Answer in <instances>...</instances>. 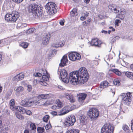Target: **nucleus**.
Returning <instances> with one entry per match:
<instances>
[{
	"label": "nucleus",
	"instance_id": "f257e3e1",
	"mask_svg": "<svg viewBox=\"0 0 133 133\" xmlns=\"http://www.w3.org/2000/svg\"><path fill=\"white\" fill-rule=\"evenodd\" d=\"M89 78L87 70L84 67H81L78 71H74L70 73V79L74 85L77 84V83L83 84L87 82Z\"/></svg>",
	"mask_w": 133,
	"mask_h": 133
},
{
	"label": "nucleus",
	"instance_id": "f03ea898",
	"mask_svg": "<svg viewBox=\"0 0 133 133\" xmlns=\"http://www.w3.org/2000/svg\"><path fill=\"white\" fill-rule=\"evenodd\" d=\"M19 17L18 12L13 11L11 13L6 14L5 17V20L9 22L14 23L18 20Z\"/></svg>",
	"mask_w": 133,
	"mask_h": 133
},
{
	"label": "nucleus",
	"instance_id": "7ed1b4c3",
	"mask_svg": "<svg viewBox=\"0 0 133 133\" xmlns=\"http://www.w3.org/2000/svg\"><path fill=\"white\" fill-rule=\"evenodd\" d=\"M29 8L31 10V11L35 14V16H39L42 14V9L38 5L37 3H33L31 4L29 6Z\"/></svg>",
	"mask_w": 133,
	"mask_h": 133
},
{
	"label": "nucleus",
	"instance_id": "20e7f679",
	"mask_svg": "<svg viewBox=\"0 0 133 133\" xmlns=\"http://www.w3.org/2000/svg\"><path fill=\"white\" fill-rule=\"evenodd\" d=\"M58 74H60L62 80L64 83H67L70 81L71 83H72L71 79H70V74L69 77L67 76L68 74L67 71L65 69L60 70L58 69Z\"/></svg>",
	"mask_w": 133,
	"mask_h": 133
},
{
	"label": "nucleus",
	"instance_id": "39448f33",
	"mask_svg": "<svg viewBox=\"0 0 133 133\" xmlns=\"http://www.w3.org/2000/svg\"><path fill=\"white\" fill-rule=\"evenodd\" d=\"M48 96V94L39 95L38 97L36 98V99L34 100V101H36V103L34 104H40V105H46L47 99Z\"/></svg>",
	"mask_w": 133,
	"mask_h": 133
},
{
	"label": "nucleus",
	"instance_id": "423d86ee",
	"mask_svg": "<svg viewBox=\"0 0 133 133\" xmlns=\"http://www.w3.org/2000/svg\"><path fill=\"white\" fill-rule=\"evenodd\" d=\"M76 121V119L75 116L73 115H71L66 118L63 124L64 127L71 126L74 125Z\"/></svg>",
	"mask_w": 133,
	"mask_h": 133
},
{
	"label": "nucleus",
	"instance_id": "0eeeda50",
	"mask_svg": "<svg viewBox=\"0 0 133 133\" xmlns=\"http://www.w3.org/2000/svg\"><path fill=\"white\" fill-rule=\"evenodd\" d=\"M56 4L54 3L50 2L48 3L45 6V9L48 11L47 12L50 15L55 13L57 11L56 9Z\"/></svg>",
	"mask_w": 133,
	"mask_h": 133
},
{
	"label": "nucleus",
	"instance_id": "6e6552de",
	"mask_svg": "<svg viewBox=\"0 0 133 133\" xmlns=\"http://www.w3.org/2000/svg\"><path fill=\"white\" fill-rule=\"evenodd\" d=\"M114 130L113 126L108 123L105 124L102 128L101 132V133H113Z\"/></svg>",
	"mask_w": 133,
	"mask_h": 133
},
{
	"label": "nucleus",
	"instance_id": "1a4fd4ad",
	"mask_svg": "<svg viewBox=\"0 0 133 133\" xmlns=\"http://www.w3.org/2000/svg\"><path fill=\"white\" fill-rule=\"evenodd\" d=\"M121 96L122 99V102L126 105L129 104L131 101L132 95L130 92L127 94H123Z\"/></svg>",
	"mask_w": 133,
	"mask_h": 133
},
{
	"label": "nucleus",
	"instance_id": "9d476101",
	"mask_svg": "<svg viewBox=\"0 0 133 133\" xmlns=\"http://www.w3.org/2000/svg\"><path fill=\"white\" fill-rule=\"evenodd\" d=\"M87 114L91 119H94L98 117L99 113L97 109L92 108L90 109L87 112Z\"/></svg>",
	"mask_w": 133,
	"mask_h": 133
},
{
	"label": "nucleus",
	"instance_id": "9b49d317",
	"mask_svg": "<svg viewBox=\"0 0 133 133\" xmlns=\"http://www.w3.org/2000/svg\"><path fill=\"white\" fill-rule=\"evenodd\" d=\"M9 104L10 108L12 110H16L18 111V110H21L22 111V113L24 112L25 111V110L22 108L21 107L14 106V99H12L10 100Z\"/></svg>",
	"mask_w": 133,
	"mask_h": 133
},
{
	"label": "nucleus",
	"instance_id": "f8f14e48",
	"mask_svg": "<svg viewBox=\"0 0 133 133\" xmlns=\"http://www.w3.org/2000/svg\"><path fill=\"white\" fill-rule=\"evenodd\" d=\"M36 101H31L27 98L25 99L22 100L20 103L21 105L25 107H30L36 103Z\"/></svg>",
	"mask_w": 133,
	"mask_h": 133
},
{
	"label": "nucleus",
	"instance_id": "ddd939ff",
	"mask_svg": "<svg viewBox=\"0 0 133 133\" xmlns=\"http://www.w3.org/2000/svg\"><path fill=\"white\" fill-rule=\"evenodd\" d=\"M68 56L69 59L72 61H75L76 60H79L81 58L80 55L76 52L70 53Z\"/></svg>",
	"mask_w": 133,
	"mask_h": 133
},
{
	"label": "nucleus",
	"instance_id": "4468645a",
	"mask_svg": "<svg viewBox=\"0 0 133 133\" xmlns=\"http://www.w3.org/2000/svg\"><path fill=\"white\" fill-rule=\"evenodd\" d=\"M71 110L70 109V107L68 105L64 107L62 110H61L60 112L61 113L58 114L59 115H62L65 114L70 111Z\"/></svg>",
	"mask_w": 133,
	"mask_h": 133
},
{
	"label": "nucleus",
	"instance_id": "2eb2a0df",
	"mask_svg": "<svg viewBox=\"0 0 133 133\" xmlns=\"http://www.w3.org/2000/svg\"><path fill=\"white\" fill-rule=\"evenodd\" d=\"M126 13L125 10L123 9H121L119 10V12L117 14L116 17L119 18L121 20H123L124 18Z\"/></svg>",
	"mask_w": 133,
	"mask_h": 133
},
{
	"label": "nucleus",
	"instance_id": "dca6fc26",
	"mask_svg": "<svg viewBox=\"0 0 133 133\" xmlns=\"http://www.w3.org/2000/svg\"><path fill=\"white\" fill-rule=\"evenodd\" d=\"M50 37V34H46L45 35L42 39V43L43 45H46L48 44Z\"/></svg>",
	"mask_w": 133,
	"mask_h": 133
},
{
	"label": "nucleus",
	"instance_id": "f3484780",
	"mask_svg": "<svg viewBox=\"0 0 133 133\" xmlns=\"http://www.w3.org/2000/svg\"><path fill=\"white\" fill-rule=\"evenodd\" d=\"M43 71V75L42 76V79H41L42 81H48L49 79V78L50 77L48 75V74L47 72V71L44 69V70L42 69Z\"/></svg>",
	"mask_w": 133,
	"mask_h": 133
},
{
	"label": "nucleus",
	"instance_id": "a211bd4d",
	"mask_svg": "<svg viewBox=\"0 0 133 133\" xmlns=\"http://www.w3.org/2000/svg\"><path fill=\"white\" fill-rule=\"evenodd\" d=\"M68 61L67 57L66 55H64L61 60V63L59 64V66L61 67H63L66 66V63Z\"/></svg>",
	"mask_w": 133,
	"mask_h": 133
},
{
	"label": "nucleus",
	"instance_id": "6ab92c4d",
	"mask_svg": "<svg viewBox=\"0 0 133 133\" xmlns=\"http://www.w3.org/2000/svg\"><path fill=\"white\" fill-rule=\"evenodd\" d=\"M87 118L84 115H82L79 116V122L82 125H84L87 123Z\"/></svg>",
	"mask_w": 133,
	"mask_h": 133
},
{
	"label": "nucleus",
	"instance_id": "aec40b11",
	"mask_svg": "<svg viewBox=\"0 0 133 133\" xmlns=\"http://www.w3.org/2000/svg\"><path fill=\"white\" fill-rule=\"evenodd\" d=\"M101 43L97 38H94L92 39L91 44L92 46H94L99 47L101 46Z\"/></svg>",
	"mask_w": 133,
	"mask_h": 133
},
{
	"label": "nucleus",
	"instance_id": "412c9836",
	"mask_svg": "<svg viewBox=\"0 0 133 133\" xmlns=\"http://www.w3.org/2000/svg\"><path fill=\"white\" fill-rule=\"evenodd\" d=\"M66 98L69 100L70 101L71 103H73L75 101L74 97L71 94H69L68 93H66L65 94Z\"/></svg>",
	"mask_w": 133,
	"mask_h": 133
},
{
	"label": "nucleus",
	"instance_id": "4be33fe9",
	"mask_svg": "<svg viewBox=\"0 0 133 133\" xmlns=\"http://www.w3.org/2000/svg\"><path fill=\"white\" fill-rule=\"evenodd\" d=\"M24 77V75L22 73H21L16 75L15 77V78L17 80L19 81L22 79Z\"/></svg>",
	"mask_w": 133,
	"mask_h": 133
},
{
	"label": "nucleus",
	"instance_id": "5701e85b",
	"mask_svg": "<svg viewBox=\"0 0 133 133\" xmlns=\"http://www.w3.org/2000/svg\"><path fill=\"white\" fill-rule=\"evenodd\" d=\"M77 15V10L76 8L74 9L70 12V15L71 17H74Z\"/></svg>",
	"mask_w": 133,
	"mask_h": 133
},
{
	"label": "nucleus",
	"instance_id": "b1692460",
	"mask_svg": "<svg viewBox=\"0 0 133 133\" xmlns=\"http://www.w3.org/2000/svg\"><path fill=\"white\" fill-rule=\"evenodd\" d=\"M125 75L128 78L133 80V73L128 71L125 73Z\"/></svg>",
	"mask_w": 133,
	"mask_h": 133
},
{
	"label": "nucleus",
	"instance_id": "393cba45",
	"mask_svg": "<svg viewBox=\"0 0 133 133\" xmlns=\"http://www.w3.org/2000/svg\"><path fill=\"white\" fill-rule=\"evenodd\" d=\"M122 129L124 130L125 133H129L130 131L129 127L126 125H124L123 126Z\"/></svg>",
	"mask_w": 133,
	"mask_h": 133
},
{
	"label": "nucleus",
	"instance_id": "a878e982",
	"mask_svg": "<svg viewBox=\"0 0 133 133\" xmlns=\"http://www.w3.org/2000/svg\"><path fill=\"white\" fill-rule=\"evenodd\" d=\"M79 131L78 129H72L68 130L66 133H79Z\"/></svg>",
	"mask_w": 133,
	"mask_h": 133
},
{
	"label": "nucleus",
	"instance_id": "bb28decb",
	"mask_svg": "<svg viewBox=\"0 0 133 133\" xmlns=\"http://www.w3.org/2000/svg\"><path fill=\"white\" fill-rule=\"evenodd\" d=\"M108 84L107 81H104L101 83L100 87L102 88H105L108 86Z\"/></svg>",
	"mask_w": 133,
	"mask_h": 133
},
{
	"label": "nucleus",
	"instance_id": "cd10ccee",
	"mask_svg": "<svg viewBox=\"0 0 133 133\" xmlns=\"http://www.w3.org/2000/svg\"><path fill=\"white\" fill-rule=\"evenodd\" d=\"M37 130L38 133H45L44 129L43 127H38Z\"/></svg>",
	"mask_w": 133,
	"mask_h": 133
},
{
	"label": "nucleus",
	"instance_id": "c85d7f7f",
	"mask_svg": "<svg viewBox=\"0 0 133 133\" xmlns=\"http://www.w3.org/2000/svg\"><path fill=\"white\" fill-rule=\"evenodd\" d=\"M87 96L86 94L82 93L79 94L77 96V97L78 98H81L85 99Z\"/></svg>",
	"mask_w": 133,
	"mask_h": 133
},
{
	"label": "nucleus",
	"instance_id": "c756f323",
	"mask_svg": "<svg viewBox=\"0 0 133 133\" xmlns=\"http://www.w3.org/2000/svg\"><path fill=\"white\" fill-rule=\"evenodd\" d=\"M111 71L118 76H120L121 74V72L117 69H112Z\"/></svg>",
	"mask_w": 133,
	"mask_h": 133
},
{
	"label": "nucleus",
	"instance_id": "7c9ffc66",
	"mask_svg": "<svg viewBox=\"0 0 133 133\" xmlns=\"http://www.w3.org/2000/svg\"><path fill=\"white\" fill-rule=\"evenodd\" d=\"M30 126L31 130V131H34L36 130V126L35 125V123H31L30 125Z\"/></svg>",
	"mask_w": 133,
	"mask_h": 133
},
{
	"label": "nucleus",
	"instance_id": "2f4dec72",
	"mask_svg": "<svg viewBox=\"0 0 133 133\" xmlns=\"http://www.w3.org/2000/svg\"><path fill=\"white\" fill-rule=\"evenodd\" d=\"M22 108L23 109H24L25 110V112H24L22 113V111H21V110H18V111L19 112H21V113L22 114H24L25 113H26V114L28 115H30L31 114H32V112L30 110H26L25 108H23L22 107Z\"/></svg>",
	"mask_w": 133,
	"mask_h": 133
},
{
	"label": "nucleus",
	"instance_id": "473e14b6",
	"mask_svg": "<svg viewBox=\"0 0 133 133\" xmlns=\"http://www.w3.org/2000/svg\"><path fill=\"white\" fill-rule=\"evenodd\" d=\"M15 90L18 92H20L22 91L23 90V88L22 87H19L17 88H15Z\"/></svg>",
	"mask_w": 133,
	"mask_h": 133
},
{
	"label": "nucleus",
	"instance_id": "72a5a7b5",
	"mask_svg": "<svg viewBox=\"0 0 133 133\" xmlns=\"http://www.w3.org/2000/svg\"><path fill=\"white\" fill-rule=\"evenodd\" d=\"M64 45V44H63V43L60 42L59 43V44H53L52 45V46L53 47L57 48L59 46L61 47L63 46Z\"/></svg>",
	"mask_w": 133,
	"mask_h": 133
},
{
	"label": "nucleus",
	"instance_id": "f704fd0d",
	"mask_svg": "<svg viewBox=\"0 0 133 133\" xmlns=\"http://www.w3.org/2000/svg\"><path fill=\"white\" fill-rule=\"evenodd\" d=\"M20 46L24 48H27L28 45V43L26 42H22L21 43Z\"/></svg>",
	"mask_w": 133,
	"mask_h": 133
},
{
	"label": "nucleus",
	"instance_id": "c9c22d12",
	"mask_svg": "<svg viewBox=\"0 0 133 133\" xmlns=\"http://www.w3.org/2000/svg\"><path fill=\"white\" fill-rule=\"evenodd\" d=\"M50 118L49 116L48 115H46L43 118V121L45 122H47Z\"/></svg>",
	"mask_w": 133,
	"mask_h": 133
},
{
	"label": "nucleus",
	"instance_id": "e433bc0d",
	"mask_svg": "<svg viewBox=\"0 0 133 133\" xmlns=\"http://www.w3.org/2000/svg\"><path fill=\"white\" fill-rule=\"evenodd\" d=\"M35 30V29L34 28H32L29 29L27 31V33L28 34H31L34 32Z\"/></svg>",
	"mask_w": 133,
	"mask_h": 133
},
{
	"label": "nucleus",
	"instance_id": "4c0bfd02",
	"mask_svg": "<svg viewBox=\"0 0 133 133\" xmlns=\"http://www.w3.org/2000/svg\"><path fill=\"white\" fill-rule=\"evenodd\" d=\"M116 6L114 4L109 5L108 6L109 9L112 11L116 8Z\"/></svg>",
	"mask_w": 133,
	"mask_h": 133
},
{
	"label": "nucleus",
	"instance_id": "58836bf2",
	"mask_svg": "<svg viewBox=\"0 0 133 133\" xmlns=\"http://www.w3.org/2000/svg\"><path fill=\"white\" fill-rule=\"evenodd\" d=\"M56 104H57L58 106L60 108L62 107L63 104V103L59 99L57 101Z\"/></svg>",
	"mask_w": 133,
	"mask_h": 133
},
{
	"label": "nucleus",
	"instance_id": "ea45409f",
	"mask_svg": "<svg viewBox=\"0 0 133 133\" xmlns=\"http://www.w3.org/2000/svg\"><path fill=\"white\" fill-rule=\"evenodd\" d=\"M16 116L17 117L20 119H22L24 118V117L21 114H16Z\"/></svg>",
	"mask_w": 133,
	"mask_h": 133
},
{
	"label": "nucleus",
	"instance_id": "a19ab883",
	"mask_svg": "<svg viewBox=\"0 0 133 133\" xmlns=\"http://www.w3.org/2000/svg\"><path fill=\"white\" fill-rule=\"evenodd\" d=\"M113 83L114 84L117 86H119L120 84V82L118 80H115L113 81Z\"/></svg>",
	"mask_w": 133,
	"mask_h": 133
},
{
	"label": "nucleus",
	"instance_id": "79ce46f5",
	"mask_svg": "<svg viewBox=\"0 0 133 133\" xmlns=\"http://www.w3.org/2000/svg\"><path fill=\"white\" fill-rule=\"evenodd\" d=\"M45 81H42V80H41L39 81V83L42 85L46 86L47 85V84Z\"/></svg>",
	"mask_w": 133,
	"mask_h": 133
},
{
	"label": "nucleus",
	"instance_id": "37998d69",
	"mask_svg": "<svg viewBox=\"0 0 133 133\" xmlns=\"http://www.w3.org/2000/svg\"><path fill=\"white\" fill-rule=\"evenodd\" d=\"M121 22V21L119 19H116L115 22V25L116 26H118L119 25L118 23H120Z\"/></svg>",
	"mask_w": 133,
	"mask_h": 133
},
{
	"label": "nucleus",
	"instance_id": "c03bdc74",
	"mask_svg": "<svg viewBox=\"0 0 133 133\" xmlns=\"http://www.w3.org/2000/svg\"><path fill=\"white\" fill-rule=\"evenodd\" d=\"M51 127V126L50 124H47L45 126V129L47 131L50 129Z\"/></svg>",
	"mask_w": 133,
	"mask_h": 133
},
{
	"label": "nucleus",
	"instance_id": "a18cd8bd",
	"mask_svg": "<svg viewBox=\"0 0 133 133\" xmlns=\"http://www.w3.org/2000/svg\"><path fill=\"white\" fill-rule=\"evenodd\" d=\"M27 90L28 91L30 92L32 90V87L30 85H27Z\"/></svg>",
	"mask_w": 133,
	"mask_h": 133
},
{
	"label": "nucleus",
	"instance_id": "49530a36",
	"mask_svg": "<svg viewBox=\"0 0 133 133\" xmlns=\"http://www.w3.org/2000/svg\"><path fill=\"white\" fill-rule=\"evenodd\" d=\"M34 75L35 77H41L42 75V74L38 72L35 73L34 74Z\"/></svg>",
	"mask_w": 133,
	"mask_h": 133
},
{
	"label": "nucleus",
	"instance_id": "de8ad7c7",
	"mask_svg": "<svg viewBox=\"0 0 133 133\" xmlns=\"http://www.w3.org/2000/svg\"><path fill=\"white\" fill-rule=\"evenodd\" d=\"M23 0H12L13 2L17 3H19L22 2Z\"/></svg>",
	"mask_w": 133,
	"mask_h": 133
},
{
	"label": "nucleus",
	"instance_id": "09e8293b",
	"mask_svg": "<svg viewBox=\"0 0 133 133\" xmlns=\"http://www.w3.org/2000/svg\"><path fill=\"white\" fill-rule=\"evenodd\" d=\"M89 14V13L86 11H85L82 13V15L85 17L86 18L88 16Z\"/></svg>",
	"mask_w": 133,
	"mask_h": 133
},
{
	"label": "nucleus",
	"instance_id": "8fccbe9b",
	"mask_svg": "<svg viewBox=\"0 0 133 133\" xmlns=\"http://www.w3.org/2000/svg\"><path fill=\"white\" fill-rule=\"evenodd\" d=\"M112 12H114V13H115L116 14L117 13V14H118V13L119 12V10H117L116 8H115V9H114L112 11Z\"/></svg>",
	"mask_w": 133,
	"mask_h": 133
},
{
	"label": "nucleus",
	"instance_id": "3c124183",
	"mask_svg": "<svg viewBox=\"0 0 133 133\" xmlns=\"http://www.w3.org/2000/svg\"><path fill=\"white\" fill-rule=\"evenodd\" d=\"M110 92H111L113 94V96L115 95V90L114 89H112V88H111L110 90Z\"/></svg>",
	"mask_w": 133,
	"mask_h": 133
},
{
	"label": "nucleus",
	"instance_id": "603ef678",
	"mask_svg": "<svg viewBox=\"0 0 133 133\" xmlns=\"http://www.w3.org/2000/svg\"><path fill=\"white\" fill-rule=\"evenodd\" d=\"M84 99H81V98H78V102L80 103H82Z\"/></svg>",
	"mask_w": 133,
	"mask_h": 133
},
{
	"label": "nucleus",
	"instance_id": "864d4df0",
	"mask_svg": "<svg viewBox=\"0 0 133 133\" xmlns=\"http://www.w3.org/2000/svg\"><path fill=\"white\" fill-rule=\"evenodd\" d=\"M86 17L84 16H81L80 17V19L81 21H83L86 19Z\"/></svg>",
	"mask_w": 133,
	"mask_h": 133
},
{
	"label": "nucleus",
	"instance_id": "5fc2aeb1",
	"mask_svg": "<svg viewBox=\"0 0 133 133\" xmlns=\"http://www.w3.org/2000/svg\"><path fill=\"white\" fill-rule=\"evenodd\" d=\"M52 114L54 115H57V113L55 111H53L52 112Z\"/></svg>",
	"mask_w": 133,
	"mask_h": 133
},
{
	"label": "nucleus",
	"instance_id": "6e6d98bb",
	"mask_svg": "<svg viewBox=\"0 0 133 133\" xmlns=\"http://www.w3.org/2000/svg\"><path fill=\"white\" fill-rule=\"evenodd\" d=\"M103 74L99 73L98 74V76L100 77V79H101L103 77Z\"/></svg>",
	"mask_w": 133,
	"mask_h": 133
},
{
	"label": "nucleus",
	"instance_id": "4d7b16f0",
	"mask_svg": "<svg viewBox=\"0 0 133 133\" xmlns=\"http://www.w3.org/2000/svg\"><path fill=\"white\" fill-rule=\"evenodd\" d=\"M59 24L61 25H64V22L63 21H61L59 22Z\"/></svg>",
	"mask_w": 133,
	"mask_h": 133
},
{
	"label": "nucleus",
	"instance_id": "13d9d810",
	"mask_svg": "<svg viewBox=\"0 0 133 133\" xmlns=\"http://www.w3.org/2000/svg\"><path fill=\"white\" fill-rule=\"evenodd\" d=\"M102 33H104L105 34H107L108 33V31H107L103 30L101 31Z\"/></svg>",
	"mask_w": 133,
	"mask_h": 133
},
{
	"label": "nucleus",
	"instance_id": "bf43d9fd",
	"mask_svg": "<svg viewBox=\"0 0 133 133\" xmlns=\"http://www.w3.org/2000/svg\"><path fill=\"white\" fill-rule=\"evenodd\" d=\"M119 38V37L118 36H116L113 39V40H115L116 39H118Z\"/></svg>",
	"mask_w": 133,
	"mask_h": 133
},
{
	"label": "nucleus",
	"instance_id": "052dcab7",
	"mask_svg": "<svg viewBox=\"0 0 133 133\" xmlns=\"http://www.w3.org/2000/svg\"><path fill=\"white\" fill-rule=\"evenodd\" d=\"M29 131L27 129H25L24 132V133H29Z\"/></svg>",
	"mask_w": 133,
	"mask_h": 133
},
{
	"label": "nucleus",
	"instance_id": "680f3d73",
	"mask_svg": "<svg viewBox=\"0 0 133 133\" xmlns=\"http://www.w3.org/2000/svg\"><path fill=\"white\" fill-rule=\"evenodd\" d=\"M58 88L60 89L61 90H62L63 89V87L61 85H59L58 86Z\"/></svg>",
	"mask_w": 133,
	"mask_h": 133
},
{
	"label": "nucleus",
	"instance_id": "e2e57ef3",
	"mask_svg": "<svg viewBox=\"0 0 133 133\" xmlns=\"http://www.w3.org/2000/svg\"><path fill=\"white\" fill-rule=\"evenodd\" d=\"M130 68L133 71V64H131L130 66Z\"/></svg>",
	"mask_w": 133,
	"mask_h": 133
},
{
	"label": "nucleus",
	"instance_id": "0e129e2a",
	"mask_svg": "<svg viewBox=\"0 0 133 133\" xmlns=\"http://www.w3.org/2000/svg\"><path fill=\"white\" fill-rule=\"evenodd\" d=\"M87 22L86 21H84L83 22V24L84 25H86Z\"/></svg>",
	"mask_w": 133,
	"mask_h": 133
},
{
	"label": "nucleus",
	"instance_id": "69168bd1",
	"mask_svg": "<svg viewBox=\"0 0 133 133\" xmlns=\"http://www.w3.org/2000/svg\"><path fill=\"white\" fill-rule=\"evenodd\" d=\"M2 87L0 86V92H1L2 91Z\"/></svg>",
	"mask_w": 133,
	"mask_h": 133
},
{
	"label": "nucleus",
	"instance_id": "338daca9",
	"mask_svg": "<svg viewBox=\"0 0 133 133\" xmlns=\"http://www.w3.org/2000/svg\"><path fill=\"white\" fill-rule=\"evenodd\" d=\"M36 130H34V131H31V133H36Z\"/></svg>",
	"mask_w": 133,
	"mask_h": 133
},
{
	"label": "nucleus",
	"instance_id": "774afa93",
	"mask_svg": "<svg viewBox=\"0 0 133 133\" xmlns=\"http://www.w3.org/2000/svg\"><path fill=\"white\" fill-rule=\"evenodd\" d=\"M2 125V121L0 119V127Z\"/></svg>",
	"mask_w": 133,
	"mask_h": 133
}]
</instances>
